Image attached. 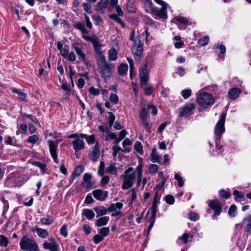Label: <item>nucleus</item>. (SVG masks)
I'll use <instances>...</instances> for the list:
<instances>
[{
  "label": "nucleus",
  "mask_w": 251,
  "mask_h": 251,
  "mask_svg": "<svg viewBox=\"0 0 251 251\" xmlns=\"http://www.w3.org/2000/svg\"><path fill=\"white\" fill-rule=\"evenodd\" d=\"M157 4L162 6L161 8L156 7L151 0H146L144 2L146 12L150 14L156 20H166L168 18L167 8L168 4L162 0H154Z\"/></svg>",
  "instance_id": "nucleus-1"
},
{
  "label": "nucleus",
  "mask_w": 251,
  "mask_h": 251,
  "mask_svg": "<svg viewBox=\"0 0 251 251\" xmlns=\"http://www.w3.org/2000/svg\"><path fill=\"white\" fill-rule=\"evenodd\" d=\"M98 64L100 66L102 77L105 79L109 78L114 69V65L112 63H108L103 55L99 58Z\"/></svg>",
  "instance_id": "nucleus-2"
},
{
  "label": "nucleus",
  "mask_w": 251,
  "mask_h": 251,
  "mask_svg": "<svg viewBox=\"0 0 251 251\" xmlns=\"http://www.w3.org/2000/svg\"><path fill=\"white\" fill-rule=\"evenodd\" d=\"M134 169L132 167H129L126 170L123 175V184L122 188L123 190H126L130 188L133 184V181L136 178V172H133Z\"/></svg>",
  "instance_id": "nucleus-3"
},
{
  "label": "nucleus",
  "mask_w": 251,
  "mask_h": 251,
  "mask_svg": "<svg viewBox=\"0 0 251 251\" xmlns=\"http://www.w3.org/2000/svg\"><path fill=\"white\" fill-rule=\"evenodd\" d=\"M21 249L25 251H38L39 250L38 244L35 241L27 237L26 235L23 236L20 242Z\"/></svg>",
  "instance_id": "nucleus-4"
},
{
  "label": "nucleus",
  "mask_w": 251,
  "mask_h": 251,
  "mask_svg": "<svg viewBox=\"0 0 251 251\" xmlns=\"http://www.w3.org/2000/svg\"><path fill=\"white\" fill-rule=\"evenodd\" d=\"M197 99L198 103L203 108H207L214 103L212 95L206 92H199Z\"/></svg>",
  "instance_id": "nucleus-5"
},
{
  "label": "nucleus",
  "mask_w": 251,
  "mask_h": 251,
  "mask_svg": "<svg viewBox=\"0 0 251 251\" xmlns=\"http://www.w3.org/2000/svg\"><path fill=\"white\" fill-rule=\"evenodd\" d=\"M226 112H223L220 116V118L214 128L215 133V138L218 139L220 140L222 135L225 132V120L226 117Z\"/></svg>",
  "instance_id": "nucleus-6"
},
{
  "label": "nucleus",
  "mask_w": 251,
  "mask_h": 251,
  "mask_svg": "<svg viewBox=\"0 0 251 251\" xmlns=\"http://www.w3.org/2000/svg\"><path fill=\"white\" fill-rule=\"evenodd\" d=\"M140 84L143 87L147 86L149 79V72L148 71V64L144 63L141 66L139 70Z\"/></svg>",
  "instance_id": "nucleus-7"
},
{
  "label": "nucleus",
  "mask_w": 251,
  "mask_h": 251,
  "mask_svg": "<svg viewBox=\"0 0 251 251\" xmlns=\"http://www.w3.org/2000/svg\"><path fill=\"white\" fill-rule=\"evenodd\" d=\"M49 147V151L54 162L55 163H58L59 161L57 158V150L58 146V142L57 141H53L51 140L48 141Z\"/></svg>",
  "instance_id": "nucleus-8"
},
{
  "label": "nucleus",
  "mask_w": 251,
  "mask_h": 251,
  "mask_svg": "<svg viewBox=\"0 0 251 251\" xmlns=\"http://www.w3.org/2000/svg\"><path fill=\"white\" fill-rule=\"evenodd\" d=\"M208 206L214 211L213 219L215 220L216 216L219 215L222 211L221 204L217 200H208L207 201Z\"/></svg>",
  "instance_id": "nucleus-9"
},
{
  "label": "nucleus",
  "mask_w": 251,
  "mask_h": 251,
  "mask_svg": "<svg viewBox=\"0 0 251 251\" xmlns=\"http://www.w3.org/2000/svg\"><path fill=\"white\" fill-rule=\"evenodd\" d=\"M100 146L99 142H96L95 146L93 148L92 150L88 154L89 158L93 162L98 160L100 156Z\"/></svg>",
  "instance_id": "nucleus-10"
},
{
  "label": "nucleus",
  "mask_w": 251,
  "mask_h": 251,
  "mask_svg": "<svg viewBox=\"0 0 251 251\" xmlns=\"http://www.w3.org/2000/svg\"><path fill=\"white\" fill-rule=\"evenodd\" d=\"M195 108V106L193 103H187L181 109L179 116L180 117L188 116L192 114V112Z\"/></svg>",
  "instance_id": "nucleus-11"
},
{
  "label": "nucleus",
  "mask_w": 251,
  "mask_h": 251,
  "mask_svg": "<svg viewBox=\"0 0 251 251\" xmlns=\"http://www.w3.org/2000/svg\"><path fill=\"white\" fill-rule=\"evenodd\" d=\"M94 197L98 201H104L108 197V192L100 189H96L92 192Z\"/></svg>",
  "instance_id": "nucleus-12"
},
{
  "label": "nucleus",
  "mask_w": 251,
  "mask_h": 251,
  "mask_svg": "<svg viewBox=\"0 0 251 251\" xmlns=\"http://www.w3.org/2000/svg\"><path fill=\"white\" fill-rule=\"evenodd\" d=\"M74 140L72 142V145L73 147V149L75 151V152H77L85 148V143L84 141L81 139L79 138H75Z\"/></svg>",
  "instance_id": "nucleus-13"
},
{
  "label": "nucleus",
  "mask_w": 251,
  "mask_h": 251,
  "mask_svg": "<svg viewBox=\"0 0 251 251\" xmlns=\"http://www.w3.org/2000/svg\"><path fill=\"white\" fill-rule=\"evenodd\" d=\"M143 46L131 47V50L136 61H139L143 53Z\"/></svg>",
  "instance_id": "nucleus-14"
},
{
  "label": "nucleus",
  "mask_w": 251,
  "mask_h": 251,
  "mask_svg": "<svg viewBox=\"0 0 251 251\" xmlns=\"http://www.w3.org/2000/svg\"><path fill=\"white\" fill-rule=\"evenodd\" d=\"M242 226L245 232L251 234V216H248L243 219Z\"/></svg>",
  "instance_id": "nucleus-15"
},
{
  "label": "nucleus",
  "mask_w": 251,
  "mask_h": 251,
  "mask_svg": "<svg viewBox=\"0 0 251 251\" xmlns=\"http://www.w3.org/2000/svg\"><path fill=\"white\" fill-rule=\"evenodd\" d=\"M135 172L137 174V185L139 186L142 183L143 177V165L141 164L136 167Z\"/></svg>",
  "instance_id": "nucleus-16"
},
{
  "label": "nucleus",
  "mask_w": 251,
  "mask_h": 251,
  "mask_svg": "<svg viewBox=\"0 0 251 251\" xmlns=\"http://www.w3.org/2000/svg\"><path fill=\"white\" fill-rule=\"evenodd\" d=\"M83 167L81 165H78L75 167L72 174L71 178L70 179V184L73 183L76 177L79 176L81 175V174L83 172Z\"/></svg>",
  "instance_id": "nucleus-17"
},
{
  "label": "nucleus",
  "mask_w": 251,
  "mask_h": 251,
  "mask_svg": "<svg viewBox=\"0 0 251 251\" xmlns=\"http://www.w3.org/2000/svg\"><path fill=\"white\" fill-rule=\"evenodd\" d=\"M72 48L75 50V52L79 56V58L85 63L86 61L85 54L83 51L82 47L74 45Z\"/></svg>",
  "instance_id": "nucleus-18"
},
{
  "label": "nucleus",
  "mask_w": 251,
  "mask_h": 251,
  "mask_svg": "<svg viewBox=\"0 0 251 251\" xmlns=\"http://www.w3.org/2000/svg\"><path fill=\"white\" fill-rule=\"evenodd\" d=\"M108 3V0H100L96 6V10L100 13H103L106 8Z\"/></svg>",
  "instance_id": "nucleus-19"
},
{
  "label": "nucleus",
  "mask_w": 251,
  "mask_h": 251,
  "mask_svg": "<svg viewBox=\"0 0 251 251\" xmlns=\"http://www.w3.org/2000/svg\"><path fill=\"white\" fill-rule=\"evenodd\" d=\"M33 232H36L38 236L41 238H45L49 234L46 229L36 226L32 229Z\"/></svg>",
  "instance_id": "nucleus-20"
},
{
  "label": "nucleus",
  "mask_w": 251,
  "mask_h": 251,
  "mask_svg": "<svg viewBox=\"0 0 251 251\" xmlns=\"http://www.w3.org/2000/svg\"><path fill=\"white\" fill-rule=\"evenodd\" d=\"M11 91L13 93L17 94L18 95L17 98L22 100L25 101L26 99L27 95L24 91L22 89H17L13 88L11 89Z\"/></svg>",
  "instance_id": "nucleus-21"
},
{
  "label": "nucleus",
  "mask_w": 251,
  "mask_h": 251,
  "mask_svg": "<svg viewBox=\"0 0 251 251\" xmlns=\"http://www.w3.org/2000/svg\"><path fill=\"white\" fill-rule=\"evenodd\" d=\"M43 248L46 250H49L50 251H58L59 246L57 244H52L45 241L43 244Z\"/></svg>",
  "instance_id": "nucleus-22"
},
{
  "label": "nucleus",
  "mask_w": 251,
  "mask_h": 251,
  "mask_svg": "<svg viewBox=\"0 0 251 251\" xmlns=\"http://www.w3.org/2000/svg\"><path fill=\"white\" fill-rule=\"evenodd\" d=\"M241 92L240 89L235 88L231 89L228 92V96L231 100L236 99Z\"/></svg>",
  "instance_id": "nucleus-23"
},
{
  "label": "nucleus",
  "mask_w": 251,
  "mask_h": 251,
  "mask_svg": "<svg viewBox=\"0 0 251 251\" xmlns=\"http://www.w3.org/2000/svg\"><path fill=\"white\" fill-rule=\"evenodd\" d=\"M151 161L153 163H160L161 161V157L158 154L155 148H153L151 151Z\"/></svg>",
  "instance_id": "nucleus-24"
},
{
  "label": "nucleus",
  "mask_w": 251,
  "mask_h": 251,
  "mask_svg": "<svg viewBox=\"0 0 251 251\" xmlns=\"http://www.w3.org/2000/svg\"><path fill=\"white\" fill-rule=\"evenodd\" d=\"M109 221V217L108 216L100 217L96 221V226L100 227L105 226L107 224Z\"/></svg>",
  "instance_id": "nucleus-25"
},
{
  "label": "nucleus",
  "mask_w": 251,
  "mask_h": 251,
  "mask_svg": "<svg viewBox=\"0 0 251 251\" xmlns=\"http://www.w3.org/2000/svg\"><path fill=\"white\" fill-rule=\"evenodd\" d=\"M95 211L97 213V217L105 215L108 212L107 209L102 206H99L95 207Z\"/></svg>",
  "instance_id": "nucleus-26"
},
{
  "label": "nucleus",
  "mask_w": 251,
  "mask_h": 251,
  "mask_svg": "<svg viewBox=\"0 0 251 251\" xmlns=\"http://www.w3.org/2000/svg\"><path fill=\"white\" fill-rule=\"evenodd\" d=\"M33 164L40 168L42 175H44L46 173L47 170L46 164L40 161H35L33 163Z\"/></svg>",
  "instance_id": "nucleus-27"
},
{
  "label": "nucleus",
  "mask_w": 251,
  "mask_h": 251,
  "mask_svg": "<svg viewBox=\"0 0 251 251\" xmlns=\"http://www.w3.org/2000/svg\"><path fill=\"white\" fill-rule=\"evenodd\" d=\"M117 51L114 48L111 49L108 51V59L110 61H115L117 58Z\"/></svg>",
  "instance_id": "nucleus-28"
},
{
  "label": "nucleus",
  "mask_w": 251,
  "mask_h": 251,
  "mask_svg": "<svg viewBox=\"0 0 251 251\" xmlns=\"http://www.w3.org/2000/svg\"><path fill=\"white\" fill-rule=\"evenodd\" d=\"M82 214L89 220L92 219L95 216L94 212L89 209H84L82 210Z\"/></svg>",
  "instance_id": "nucleus-29"
},
{
  "label": "nucleus",
  "mask_w": 251,
  "mask_h": 251,
  "mask_svg": "<svg viewBox=\"0 0 251 251\" xmlns=\"http://www.w3.org/2000/svg\"><path fill=\"white\" fill-rule=\"evenodd\" d=\"M0 200L3 203V212L2 215L3 216H5V214L9 208V203L8 201L2 196L0 197Z\"/></svg>",
  "instance_id": "nucleus-30"
},
{
  "label": "nucleus",
  "mask_w": 251,
  "mask_h": 251,
  "mask_svg": "<svg viewBox=\"0 0 251 251\" xmlns=\"http://www.w3.org/2000/svg\"><path fill=\"white\" fill-rule=\"evenodd\" d=\"M149 110L148 107H145L141 109L139 113V116L141 119H147L149 116Z\"/></svg>",
  "instance_id": "nucleus-31"
},
{
  "label": "nucleus",
  "mask_w": 251,
  "mask_h": 251,
  "mask_svg": "<svg viewBox=\"0 0 251 251\" xmlns=\"http://www.w3.org/2000/svg\"><path fill=\"white\" fill-rule=\"evenodd\" d=\"M128 70V65L126 64H121L118 68V73L120 75H123L126 73Z\"/></svg>",
  "instance_id": "nucleus-32"
},
{
  "label": "nucleus",
  "mask_w": 251,
  "mask_h": 251,
  "mask_svg": "<svg viewBox=\"0 0 251 251\" xmlns=\"http://www.w3.org/2000/svg\"><path fill=\"white\" fill-rule=\"evenodd\" d=\"M106 172L109 174H117V168L114 164H112L109 165L106 169Z\"/></svg>",
  "instance_id": "nucleus-33"
},
{
  "label": "nucleus",
  "mask_w": 251,
  "mask_h": 251,
  "mask_svg": "<svg viewBox=\"0 0 251 251\" xmlns=\"http://www.w3.org/2000/svg\"><path fill=\"white\" fill-rule=\"evenodd\" d=\"M90 41L91 42L96 50H98L100 49L99 39L95 36H91Z\"/></svg>",
  "instance_id": "nucleus-34"
},
{
  "label": "nucleus",
  "mask_w": 251,
  "mask_h": 251,
  "mask_svg": "<svg viewBox=\"0 0 251 251\" xmlns=\"http://www.w3.org/2000/svg\"><path fill=\"white\" fill-rule=\"evenodd\" d=\"M87 135L86 134L84 133H74L70 134L69 136V138L73 139V138H79V139H86L87 137Z\"/></svg>",
  "instance_id": "nucleus-35"
},
{
  "label": "nucleus",
  "mask_w": 251,
  "mask_h": 251,
  "mask_svg": "<svg viewBox=\"0 0 251 251\" xmlns=\"http://www.w3.org/2000/svg\"><path fill=\"white\" fill-rule=\"evenodd\" d=\"M214 49H220L221 54H219L218 55V56H219V58H223L224 57L223 54L226 52V47L224 45H217L214 46Z\"/></svg>",
  "instance_id": "nucleus-36"
},
{
  "label": "nucleus",
  "mask_w": 251,
  "mask_h": 251,
  "mask_svg": "<svg viewBox=\"0 0 251 251\" xmlns=\"http://www.w3.org/2000/svg\"><path fill=\"white\" fill-rule=\"evenodd\" d=\"M109 18L111 19H112L118 23L121 24L123 27H124V24L122 20L118 17V15L113 14L109 15Z\"/></svg>",
  "instance_id": "nucleus-37"
},
{
  "label": "nucleus",
  "mask_w": 251,
  "mask_h": 251,
  "mask_svg": "<svg viewBox=\"0 0 251 251\" xmlns=\"http://www.w3.org/2000/svg\"><path fill=\"white\" fill-rule=\"evenodd\" d=\"M157 203L152 202V206L149 210L151 211V219H155V218L157 211Z\"/></svg>",
  "instance_id": "nucleus-38"
},
{
  "label": "nucleus",
  "mask_w": 251,
  "mask_h": 251,
  "mask_svg": "<svg viewBox=\"0 0 251 251\" xmlns=\"http://www.w3.org/2000/svg\"><path fill=\"white\" fill-rule=\"evenodd\" d=\"M92 176H91L87 173L84 174L83 176V183H86L87 184L86 187H89L91 185V178Z\"/></svg>",
  "instance_id": "nucleus-39"
},
{
  "label": "nucleus",
  "mask_w": 251,
  "mask_h": 251,
  "mask_svg": "<svg viewBox=\"0 0 251 251\" xmlns=\"http://www.w3.org/2000/svg\"><path fill=\"white\" fill-rule=\"evenodd\" d=\"M233 194L235 196V200L236 201H239L240 199L243 198L244 197V193L238 190H234Z\"/></svg>",
  "instance_id": "nucleus-40"
},
{
  "label": "nucleus",
  "mask_w": 251,
  "mask_h": 251,
  "mask_svg": "<svg viewBox=\"0 0 251 251\" xmlns=\"http://www.w3.org/2000/svg\"><path fill=\"white\" fill-rule=\"evenodd\" d=\"M105 168V164L104 161H100L99 166L98 173L99 175L100 176H103L104 174V169Z\"/></svg>",
  "instance_id": "nucleus-41"
},
{
  "label": "nucleus",
  "mask_w": 251,
  "mask_h": 251,
  "mask_svg": "<svg viewBox=\"0 0 251 251\" xmlns=\"http://www.w3.org/2000/svg\"><path fill=\"white\" fill-rule=\"evenodd\" d=\"M67 227V224H65L61 227L60 229V234L64 237H67L68 236Z\"/></svg>",
  "instance_id": "nucleus-42"
},
{
  "label": "nucleus",
  "mask_w": 251,
  "mask_h": 251,
  "mask_svg": "<svg viewBox=\"0 0 251 251\" xmlns=\"http://www.w3.org/2000/svg\"><path fill=\"white\" fill-rule=\"evenodd\" d=\"M8 244L7 238L4 235H0V246L6 247Z\"/></svg>",
  "instance_id": "nucleus-43"
},
{
  "label": "nucleus",
  "mask_w": 251,
  "mask_h": 251,
  "mask_svg": "<svg viewBox=\"0 0 251 251\" xmlns=\"http://www.w3.org/2000/svg\"><path fill=\"white\" fill-rule=\"evenodd\" d=\"M192 94L191 89H184L181 91V95L184 99H187L190 97Z\"/></svg>",
  "instance_id": "nucleus-44"
},
{
  "label": "nucleus",
  "mask_w": 251,
  "mask_h": 251,
  "mask_svg": "<svg viewBox=\"0 0 251 251\" xmlns=\"http://www.w3.org/2000/svg\"><path fill=\"white\" fill-rule=\"evenodd\" d=\"M237 208L235 205H231L228 209V213L231 217H234L236 213Z\"/></svg>",
  "instance_id": "nucleus-45"
},
{
  "label": "nucleus",
  "mask_w": 251,
  "mask_h": 251,
  "mask_svg": "<svg viewBox=\"0 0 251 251\" xmlns=\"http://www.w3.org/2000/svg\"><path fill=\"white\" fill-rule=\"evenodd\" d=\"M109 231L110 230L109 227H105L101 228L99 232L101 236H103V237L104 238L109 234Z\"/></svg>",
  "instance_id": "nucleus-46"
},
{
  "label": "nucleus",
  "mask_w": 251,
  "mask_h": 251,
  "mask_svg": "<svg viewBox=\"0 0 251 251\" xmlns=\"http://www.w3.org/2000/svg\"><path fill=\"white\" fill-rule=\"evenodd\" d=\"M39 138L37 135H33L28 138L27 142L32 144H35L39 141Z\"/></svg>",
  "instance_id": "nucleus-47"
},
{
  "label": "nucleus",
  "mask_w": 251,
  "mask_h": 251,
  "mask_svg": "<svg viewBox=\"0 0 251 251\" xmlns=\"http://www.w3.org/2000/svg\"><path fill=\"white\" fill-rule=\"evenodd\" d=\"M209 42V37L208 36H205L202 39H201L198 40V44L199 45L201 46H204L206 45Z\"/></svg>",
  "instance_id": "nucleus-48"
},
{
  "label": "nucleus",
  "mask_w": 251,
  "mask_h": 251,
  "mask_svg": "<svg viewBox=\"0 0 251 251\" xmlns=\"http://www.w3.org/2000/svg\"><path fill=\"white\" fill-rule=\"evenodd\" d=\"M158 169V166L156 164H151L149 167V172L151 174H154Z\"/></svg>",
  "instance_id": "nucleus-49"
},
{
  "label": "nucleus",
  "mask_w": 251,
  "mask_h": 251,
  "mask_svg": "<svg viewBox=\"0 0 251 251\" xmlns=\"http://www.w3.org/2000/svg\"><path fill=\"white\" fill-rule=\"evenodd\" d=\"M135 149L140 154H143V150L142 144L140 142H137L135 144Z\"/></svg>",
  "instance_id": "nucleus-50"
},
{
  "label": "nucleus",
  "mask_w": 251,
  "mask_h": 251,
  "mask_svg": "<svg viewBox=\"0 0 251 251\" xmlns=\"http://www.w3.org/2000/svg\"><path fill=\"white\" fill-rule=\"evenodd\" d=\"M175 20L181 24H183L185 25H187L188 23V21L187 19L185 17L181 16H178L175 18Z\"/></svg>",
  "instance_id": "nucleus-51"
},
{
  "label": "nucleus",
  "mask_w": 251,
  "mask_h": 251,
  "mask_svg": "<svg viewBox=\"0 0 251 251\" xmlns=\"http://www.w3.org/2000/svg\"><path fill=\"white\" fill-rule=\"evenodd\" d=\"M175 179L177 181L178 185L179 187L183 186L184 184V181L181 176H180L178 174H176L175 176Z\"/></svg>",
  "instance_id": "nucleus-52"
},
{
  "label": "nucleus",
  "mask_w": 251,
  "mask_h": 251,
  "mask_svg": "<svg viewBox=\"0 0 251 251\" xmlns=\"http://www.w3.org/2000/svg\"><path fill=\"white\" fill-rule=\"evenodd\" d=\"M75 27L77 29H79L83 34L88 33V31L86 29L85 25L83 24L78 23L76 25Z\"/></svg>",
  "instance_id": "nucleus-53"
},
{
  "label": "nucleus",
  "mask_w": 251,
  "mask_h": 251,
  "mask_svg": "<svg viewBox=\"0 0 251 251\" xmlns=\"http://www.w3.org/2000/svg\"><path fill=\"white\" fill-rule=\"evenodd\" d=\"M110 100L111 102L115 104L118 102L119 98L116 94L112 93L110 96Z\"/></svg>",
  "instance_id": "nucleus-54"
},
{
  "label": "nucleus",
  "mask_w": 251,
  "mask_h": 251,
  "mask_svg": "<svg viewBox=\"0 0 251 251\" xmlns=\"http://www.w3.org/2000/svg\"><path fill=\"white\" fill-rule=\"evenodd\" d=\"M86 140L88 145H92L95 142V136L94 134L87 135V137Z\"/></svg>",
  "instance_id": "nucleus-55"
},
{
  "label": "nucleus",
  "mask_w": 251,
  "mask_h": 251,
  "mask_svg": "<svg viewBox=\"0 0 251 251\" xmlns=\"http://www.w3.org/2000/svg\"><path fill=\"white\" fill-rule=\"evenodd\" d=\"M115 120V116L111 112H108V122L110 126H111Z\"/></svg>",
  "instance_id": "nucleus-56"
},
{
  "label": "nucleus",
  "mask_w": 251,
  "mask_h": 251,
  "mask_svg": "<svg viewBox=\"0 0 251 251\" xmlns=\"http://www.w3.org/2000/svg\"><path fill=\"white\" fill-rule=\"evenodd\" d=\"M93 239L95 243L98 244L101 242L104 239V238L100 234H96L94 236Z\"/></svg>",
  "instance_id": "nucleus-57"
},
{
  "label": "nucleus",
  "mask_w": 251,
  "mask_h": 251,
  "mask_svg": "<svg viewBox=\"0 0 251 251\" xmlns=\"http://www.w3.org/2000/svg\"><path fill=\"white\" fill-rule=\"evenodd\" d=\"M220 140H219L218 139L215 138L216 149L218 153H222L223 152V147L220 144Z\"/></svg>",
  "instance_id": "nucleus-58"
},
{
  "label": "nucleus",
  "mask_w": 251,
  "mask_h": 251,
  "mask_svg": "<svg viewBox=\"0 0 251 251\" xmlns=\"http://www.w3.org/2000/svg\"><path fill=\"white\" fill-rule=\"evenodd\" d=\"M219 195L221 198H223L225 199H228L230 197V193L227 192H226L224 190H221L219 191Z\"/></svg>",
  "instance_id": "nucleus-59"
},
{
  "label": "nucleus",
  "mask_w": 251,
  "mask_h": 251,
  "mask_svg": "<svg viewBox=\"0 0 251 251\" xmlns=\"http://www.w3.org/2000/svg\"><path fill=\"white\" fill-rule=\"evenodd\" d=\"M165 201L169 204H173L175 202V198L172 195H167L165 197Z\"/></svg>",
  "instance_id": "nucleus-60"
},
{
  "label": "nucleus",
  "mask_w": 251,
  "mask_h": 251,
  "mask_svg": "<svg viewBox=\"0 0 251 251\" xmlns=\"http://www.w3.org/2000/svg\"><path fill=\"white\" fill-rule=\"evenodd\" d=\"M110 180L109 177L107 176H103L100 180V185L102 186H105L109 182Z\"/></svg>",
  "instance_id": "nucleus-61"
},
{
  "label": "nucleus",
  "mask_w": 251,
  "mask_h": 251,
  "mask_svg": "<svg viewBox=\"0 0 251 251\" xmlns=\"http://www.w3.org/2000/svg\"><path fill=\"white\" fill-rule=\"evenodd\" d=\"M89 91L94 96H98L100 94V90L94 88L93 86H92L89 88Z\"/></svg>",
  "instance_id": "nucleus-62"
},
{
  "label": "nucleus",
  "mask_w": 251,
  "mask_h": 251,
  "mask_svg": "<svg viewBox=\"0 0 251 251\" xmlns=\"http://www.w3.org/2000/svg\"><path fill=\"white\" fill-rule=\"evenodd\" d=\"M67 59L70 61H75L76 59V56L74 52H69L67 56L65 58Z\"/></svg>",
  "instance_id": "nucleus-63"
},
{
  "label": "nucleus",
  "mask_w": 251,
  "mask_h": 251,
  "mask_svg": "<svg viewBox=\"0 0 251 251\" xmlns=\"http://www.w3.org/2000/svg\"><path fill=\"white\" fill-rule=\"evenodd\" d=\"M41 222L45 225H50L52 223L53 220L48 218H43L41 219Z\"/></svg>",
  "instance_id": "nucleus-64"
}]
</instances>
